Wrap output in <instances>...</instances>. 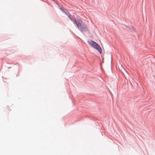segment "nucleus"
<instances>
[{
	"label": "nucleus",
	"mask_w": 155,
	"mask_h": 155,
	"mask_svg": "<svg viewBox=\"0 0 155 155\" xmlns=\"http://www.w3.org/2000/svg\"><path fill=\"white\" fill-rule=\"evenodd\" d=\"M68 16L71 20L73 21V19L71 18V15L70 14H69V15Z\"/></svg>",
	"instance_id": "obj_3"
},
{
	"label": "nucleus",
	"mask_w": 155,
	"mask_h": 155,
	"mask_svg": "<svg viewBox=\"0 0 155 155\" xmlns=\"http://www.w3.org/2000/svg\"><path fill=\"white\" fill-rule=\"evenodd\" d=\"M64 13H65L66 15H67L68 16L69 15V14H70L69 13H67V12H64Z\"/></svg>",
	"instance_id": "obj_5"
},
{
	"label": "nucleus",
	"mask_w": 155,
	"mask_h": 155,
	"mask_svg": "<svg viewBox=\"0 0 155 155\" xmlns=\"http://www.w3.org/2000/svg\"><path fill=\"white\" fill-rule=\"evenodd\" d=\"M60 9L62 11V12H63L64 13V12H65V11L62 8H60Z\"/></svg>",
	"instance_id": "obj_6"
},
{
	"label": "nucleus",
	"mask_w": 155,
	"mask_h": 155,
	"mask_svg": "<svg viewBox=\"0 0 155 155\" xmlns=\"http://www.w3.org/2000/svg\"><path fill=\"white\" fill-rule=\"evenodd\" d=\"M87 42L91 46L98 50L100 54L101 53V48L97 44L92 41H88Z\"/></svg>",
	"instance_id": "obj_2"
},
{
	"label": "nucleus",
	"mask_w": 155,
	"mask_h": 155,
	"mask_svg": "<svg viewBox=\"0 0 155 155\" xmlns=\"http://www.w3.org/2000/svg\"><path fill=\"white\" fill-rule=\"evenodd\" d=\"M6 110H11L10 109V107L8 106H7L6 107Z\"/></svg>",
	"instance_id": "obj_4"
},
{
	"label": "nucleus",
	"mask_w": 155,
	"mask_h": 155,
	"mask_svg": "<svg viewBox=\"0 0 155 155\" xmlns=\"http://www.w3.org/2000/svg\"><path fill=\"white\" fill-rule=\"evenodd\" d=\"M74 23L76 24L78 27L80 29L82 32L86 31L87 30V28L86 25L83 23L82 21L78 19L75 20Z\"/></svg>",
	"instance_id": "obj_1"
}]
</instances>
